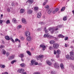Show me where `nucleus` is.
Listing matches in <instances>:
<instances>
[{
    "instance_id": "f257e3e1",
    "label": "nucleus",
    "mask_w": 74,
    "mask_h": 74,
    "mask_svg": "<svg viewBox=\"0 0 74 74\" xmlns=\"http://www.w3.org/2000/svg\"><path fill=\"white\" fill-rule=\"evenodd\" d=\"M44 37H49V38H55L53 36L49 35V34L48 33L45 34Z\"/></svg>"
},
{
    "instance_id": "f03ea898",
    "label": "nucleus",
    "mask_w": 74,
    "mask_h": 74,
    "mask_svg": "<svg viewBox=\"0 0 74 74\" xmlns=\"http://www.w3.org/2000/svg\"><path fill=\"white\" fill-rule=\"evenodd\" d=\"M44 55H40L38 56L37 59L38 60H40L41 62H42L43 59H42L44 58Z\"/></svg>"
},
{
    "instance_id": "7ed1b4c3",
    "label": "nucleus",
    "mask_w": 74,
    "mask_h": 74,
    "mask_svg": "<svg viewBox=\"0 0 74 74\" xmlns=\"http://www.w3.org/2000/svg\"><path fill=\"white\" fill-rule=\"evenodd\" d=\"M59 47V45L58 43H54L53 45V47L55 49H57Z\"/></svg>"
},
{
    "instance_id": "20e7f679",
    "label": "nucleus",
    "mask_w": 74,
    "mask_h": 74,
    "mask_svg": "<svg viewBox=\"0 0 74 74\" xmlns=\"http://www.w3.org/2000/svg\"><path fill=\"white\" fill-rule=\"evenodd\" d=\"M49 31H50V32H51V33H52L53 34V33H54V30H55V28H54V27H50L49 28Z\"/></svg>"
},
{
    "instance_id": "39448f33",
    "label": "nucleus",
    "mask_w": 74,
    "mask_h": 74,
    "mask_svg": "<svg viewBox=\"0 0 74 74\" xmlns=\"http://www.w3.org/2000/svg\"><path fill=\"white\" fill-rule=\"evenodd\" d=\"M54 66L55 68L56 69H59V64L57 62H56L54 64Z\"/></svg>"
},
{
    "instance_id": "423d86ee",
    "label": "nucleus",
    "mask_w": 74,
    "mask_h": 74,
    "mask_svg": "<svg viewBox=\"0 0 74 74\" xmlns=\"http://www.w3.org/2000/svg\"><path fill=\"white\" fill-rule=\"evenodd\" d=\"M25 35H26V37H29L30 36V33L29 31H26L25 32Z\"/></svg>"
},
{
    "instance_id": "0eeeda50",
    "label": "nucleus",
    "mask_w": 74,
    "mask_h": 74,
    "mask_svg": "<svg viewBox=\"0 0 74 74\" xmlns=\"http://www.w3.org/2000/svg\"><path fill=\"white\" fill-rule=\"evenodd\" d=\"M35 61L34 60H32L31 61V63L32 65H33L34 64H35V65H37L38 64V62H35Z\"/></svg>"
},
{
    "instance_id": "6e6552de",
    "label": "nucleus",
    "mask_w": 74,
    "mask_h": 74,
    "mask_svg": "<svg viewBox=\"0 0 74 74\" xmlns=\"http://www.w3.org/2000/svg\"><path fill=\"white\" fill-rule=\"evenodd\" d=\"M24 71V69H19L18 70V72L20 73H23Z\"/></svg>"
},
{
    "instance_id": "1a4fd4ad",
    "label": "nucleus",
    "mask_w": 74,
    "mask_h": 74,
    "mask_svg": "<svg viewBox=\"0 0 74 74\" xmlns=\"http://www.w3.org/2000/svg\"><path fill=\"white\" fill-rule=\"evenodd\" d=\"M40 48H42V50H45L46 48V47L44 45H40Z\"/></svg>"
},
{
    "instance_id": "9d476101",
    "label": "nucleus",
    "mask_w": 74,
    "mask_h": 74,
    "mask_svg": "<svg viewBox=\"0 0 74 74\" xmlns=\"http://www.w3.org/2000/svg\"><path fill=\"white\" fill-rule=\"evenodd\" d=\"M41 16V13L40 12H39L37 15V17L38 18H40Z\"/></svg>"
},
{
    "instance_id": "9b49d317",
    "label": "nucleus",
    "mask_w": 74,
    "mask_h": 74,
    "mask_svg": "<svg viewBox=\"0 0 74 74\" xmlns=\"http://www.w3.org/2000/svg\"><path fill=\"white\" fill-rule=\"evenodd\" d=\"M27 13L28 14H32L33 13V11L31 10H29L27 11Z\"/></svg>"
},
{
    "instance_id": "f8f14e48",
    "label": "nucleus",
    "mask_w": 74,
    "mask_h": 74,
    "mask_svg": "<svg viewBox=\"0 0 74 74\" xmlns=\"http://www.w3.org/2000/svg\"><path fill=\"white\" fill-rule=\"evenodd\" d=\"M22 21L23 23L24 24H25V25H26L27 23V21H26L25 20V19L24 18H23L22 20Z\"/></svg>"
},
{
    "instance_id": "ddd939ff",
    "label": "nucleus",
    "mask_w": 74,
    "mask_h": 74,
    "mask_svg": "<svg viewBox=\"0 0 74 74\" xmlns=\"http://www.w3.org/2000/svg\"><path fill=\"white\" fill-rule=\"evenodd\" d=\"M46 63L49 66H51L52 64V63H51V62H50V61L48 60L46 61Z\"/></svg>"
},
{
    "instance_id": "4468645a",
    "label": "nucleus",
    "mask_w": 74,
    "mask_h": 74,
    "mask_svg": "<svg viewBox=\"0 0 74 74\" xmlns=\"http://www.w3.org/2000/svg\"><path fill=\"white\" fill-rule=\"evenodd\" d=\"M27 41H30L32 40V37H31L30 36L27 37Z\"/></svg>"
},
{
    "instance_id": "2eb2a0df",
    "label": "nucleus",
    "mask_w": 74,
    "mask_h": 74,
    "mask_svg": "<svg viewBox=\"0 0 74 74\" xmlns=\"http://www.w3.org/2000/svg\"><path fill=\"white\" fill-rule=\"evenodd\" d=\"M52 11H53V8H50L48 11V14H51L52 12Z\"/></svg>"
},
{
    "instance_id": "dca6fc26",
    "label": "nucleus",
    "mask_w": 74,
    "mask_h": 74,
    "mask_svg": "<svg viewBox=\"0 0 74 74\" xmlns=\"http://www.w3.org/2000/svg\"><path fill=\"white\" fill-rule=\"evenodd\" d=\"M64 36L62 34H60L58 35V38H64Z\"/></svg>"
},
{
    "instance_id": "f3484780",
    "label": "nucleus",
    "mask_w": 74,
    "mask_h": 74,
    "mask_svg": "<svg viewBox=\"0 0 74 74\" xmlns=\"http://www.w3.org/2000/svg\"><path fill=\"white\" fill-rule=\"evenodd\" d=\"M34 1L33 0H28L27 2H28V3L30 4H32Z\"/></svg>"
},
{
    "instance_id": "a211bd4d",
    "label": "nucleus",
    "mask_w": 74,
    "mask_h": 74,
    "mask_svg": "<svg viewBox=\"0 0 74 74\" xmlns=\"http://www.w3.org/2000/svg\"><path fill=\"white\" fill-rule=\"evenodd\" d=\"M14 58V56L13 55L11 56H10L9 58V59L11 60H12Z\"/></svg>"
},
{
    "instance_id": "6ab92c4d",
    "label": "nucleus",
    "mask_w": 74,
    "mask_h": 74,
    "mask_svg": "<svg viewBox=\"0 0 74 74\" xmlns=\"http://www.w3.org/2000/svg\"><path fill=\"white\" fill-rule=\"evenodd\" d=\"M5 38L7 40H10L11 38H10V37L8 36H5Z\"/></svg>"
},
{
    "instance_id": "aec40b11",
    "label": "nucleus",
    "mask_w": 74,
    "mask_h": 74,
    "mask_svg": "<svg viewBox=\"0 0 74 74\" xmlns=\"http://www.w3.org/2000/svg\"><path fill=\"white\" fill-rule=\"evenodd\" d=\"M25 10L23 9H21L20 10V13H21V14H22V13H23L24 12H25Z\"/></svg>"
},
{
    "instance_id": "412c9836",
    "label": "nucleus",
    "mask_w": 74,
    "mask_h": 74,
    "mask_svg": "<svg viewBox=\"0 0 74 74\" xmlns=\"http://www.w3.org/2000/svg\"><path fill=\"white\" fill-rule=\"evenodd\" d=\"M62 26L61 25H58V26H57V28H56L55 30L56 31L58 30V29H59V28H60V27H62Z\"/></svg>"
},
{
    "instance_id": "4be33fe9",
    "label": "nucleus",
    "mask_w": 74,
    "mask_h": 74,
    "mask_svg": "<svg viewBox=\"0 0 74 74\" xmlns=\"http://www.w3.org/2000/svg\"><path fill=\"white\" fill-rule=\"evenodd\" d=\"M49 42L50 44H54V43H55V41L52 40Z\"/></svg>"
},
{
    "instance_id": "5701e85b",
    "label": "nucleus",
    "mask_w": 74,
    "mask_h": 74,
    "mask_svg": "<svg viewBox=\"0 0 74 74\" xmlns=\"http://www.w3.org/2000/svg\"><path fill=\"white\" fill-rule=\"evenodd\" d=\"M66 58L67 59H70V55H67L66 56Z\"/></svg>"
},
{
    "instance_id": "b1692460",
    "label": "nucleus",
    "mask_w": 74,
    "mask_h": 74,
    "mask_svg": "<svg viewBox=\"0 0 74 74\" xmlns=\"http://www.w3.org/2000/svg\"><path fill=\"white\" fill-rule=\"evenodd\" d=\"M67 19V16H66L63 17V20L64 21H66Z\"/></svg>"
},
{
    "instance_id": "393cba45",
    "label": "nucleus",
    "mask_w": 74,
    "mask_h": 74,
    "mask_svg": "<svg viewBox=\"0 0 74 74\" xmlns=\"http://www.w3.org/2000/svg\"><path fill=\"white\" fill-rule=\"evenodd\" d=\"M60 66L61 69H62V70L64 69V65L63 64L61 63L60 65Z\"/></svg>"
},
{
    "instance_id": "a878e982",
    "label": "nucleus",
    "mask_w": 74,
    "mask_h": 74,
    "mask_svg": "<svg viewBox=\"0 0 74 74\" xmlns=\"http://www.w3.org/2000/svg\"><path fill=\"white\" fill-rule=\"evenodd\" d=\"M70 54L71 56H74V53L73 52H70Z\"/></svg>"
},
{
    "instance_id": "bb28decb",
    "label": "nucleus",
    "mask_w": 74,
    "mask_h": 74,
    "mask_svg": "<svg viewBox=\"0 0 74 74\" xmlns=\"http://www.w3.org/2000/svg\"><path fill=\"white\" fill-rule=\"evenodd\" d=\"M19 57H20V58H23L24 56V55L23 53H21L19 55Z\"/></svg>"
},
{
    "instance_id": "cd10ccee",
    "label": "nucleus",
    "mask_w": 74,
    "mask_h": 74,
    "mask_svg": "<svg viewBox=\"0 0 74 74\" xmlns=\"http://www.w3.org/2000/svg\"><path fill=\"white\" fill-rule=\"evenodd\" d=\"M34 10L35 11H37L38 10V8L37 7H35L34 8Z\"/></svg>"
},
{
    "instance_id": "c85d7f7f",
    "label": "nucleus",
    "mask_w": 74,
    "mask_h": 74,
    "mask_svg": "<svg viewBox=\"0 0 74 74\" xmlns=\"http://www.w3.org/2000/svg\"><path fill=\"white\" fill-rule=\"evenodd\" d=\"M20 38L21 40H22V41L24 40H25V38L22 36H20Z\"/></svg>"
},
{
    "instance_id": "c756f323",
    "label": "nucleus",
    "mask_w": 74,
    "mask_h": 74,
    "mask_svg": "<svg viewBox=\"0 0 74 74\" xmlns=\"http://www.w3.org/2000/svg\"><path fill=\"white\" fill-rule=\"evenodd\" d=\"M20 66L22 67H24L25 66V64L24 63L21 64H20Z\"/></svg>"
},
{
    "instance_id": "7c9ffc66",
    "label": "nucleus",
    "mask_w": 74,
    "mask_h": 74,
    "mask_svg": "<svg viewBox=\"0 0 74 74\" xmlns=\"http://www.w3.org/2000/svg\"><path fill=\"white\" fill-rule=\"evenodd\" d=\"M12 22H13V23H16V19L13 18L12 19Z\"/></svg>"
},
{
    "instance_id": "2f4dec72",
    "label": "nucleus",
    "mask_w": 74,
    "mask_h": 74,
    "mask_svg": "<svg viewBox=\"0 0 74 74\" xmlns=\"http://www.w3.org/2000/svg\"><path fill=\"white\" fill-rule=\"evenodd\" d=\"M0 67L2 69H3V68H5V66L4 65H0Z\"/></svg>"
},
{
    "instance_id": "473e14b6",
    "label": "nucleus",
    "mask_w": 74,
    "mask_h": 74,
    "mask_svg": "<svg viewBox=\"0 0 74 74\" xmlns=\"http://www.w3.org/2000/svg\"><path fill=\"white\" fill-rule=\"evenodd\" d=\"M64 10H65V7H63L61 10V11H64Z\"/></svg>"
},
{
    "instance_id": "72a5a7b5",
    "label": "nucleus",
    "mask_w": 74,
    "mask_h": 74,
    "mask_svg": "<svg viewBox=\"0 0 74 74\" xmlns=\"http://www.w3.org/2000/svg\"><path fill=\"white\" fill-rule=\"evenodd\" d=\"M51 74H56V72L54 71H52L51 72Z\"/></svg>"
},
{
    "instance_id": "f704fd0d",
    "label": "nucleus",
    "mask_w": 74,
    "mask_h": 74,
    "mask_svg": "<svg viewBox=\"0 0 74 74\" xmlns=\"http://www.w3.org/2000/svg\"><path fill=\"white\" fill-rule=\"evenodd\" d=\"M2 52H3V55H5L6 53V51H5L4 50H3V49Z\"/></svg>"
},
{
    "instance_id": "c9c22d12",
    "label": "nucleus",
    "mask_w": 74,
    "mask_h": 74,
    "mask_svg": "<svg viewBox=\"0 0 74 74\" xmlns=\"http://www.w3.org/2000/svg\"><path fill=\"white\" fill-rule=\"evenodd\" d=\"M45 2H44L43 3V5H45L46 4V3H47L48 2V1H47V0H45Z\"/></svg>"
},
{
    "instance_id": "e433bc0d",
    "label": "nucleus",
    "mask_w": 74,
    "mask_h": 74,
    "mask_svg": "<svg viewBox=\"0 0 74 74\" xmlns=\"http://www.w3.org/2000/svg\"><path fill=\"white\" fill-rule=\"evenodd\" d=\"M15 62H16V60H13V61H12L11 62V64H14V63H15Z\"/></svg>"
},
{
    "instance_id": "4c0bfd02",
    "label": "nucleus",
    "mask_w": 74,
    "mask_h": 74,
    "mask_svg": "<svg viewBox=\"0 0 74 74\" xmlns=\"http://www.w3.org/2000/svg\"><path fill=\"white\" fill-rule=\"evenodd\" d=\"M27 53L28 54V55H29V56L31 55V53H30V52L29 51H27Z\"/></svg>"
},
{
    "instance_id": "58836bf2",
    "label": "nucleus",
    "mask_w": 74,
    "mask_h": 74,
    "mask_svg": "<svg viewBox=\"0 0 74 74\" xmlns=\"http://www.w3.org/2000/svg\"><path fill=\"white\" fill-rule=\"evenodd\" d=\"M10 40L12 42H14H14H15V41H14V39H12V38H11Z\"/></svg>"
},
{
    "instance_id": "ea45409f",
    "label": "nucleus",
    "mask_w": 74,
    "mask_h": 74,
    "mask_svg": "<svg viewBox=\"0 0 74 74\" xmlns=\"http://www.w3.org/2000/svg\"><path fill=\"white\" fill-rule=\"evenodd\" d=\"M60 53V50H57L56 51V53L57 54H59Z\"/></svg>"
},
{
    "instance_id": "a19ab883",
    "label": "nucleus",
    "mask_w": 74,
    "mask_h": 74,
    "mask_svg": "<svg viewBox=\"0 0 74 74\" xmlns=\"http://www.w3.org/2000/svg\"><path fill=\"white\" fill-rule=\"evenodd\" d=\"M59 10V8H56L55 10V11L56 12H57Z\"/></svg>"
},
{
    "instance_id": "79ce46f5",
    "label": "nucleus",
    "mask_w": 74,
    "mask_h": 74,
    "mask_svg": "<svg viewBox=\"0 0 74 74\" xmlns=\"http://www.w3.org/2000/svg\"><path fill=\"white\" fill-rule=\"evenodd\" d=\"M6 24H9V23H10V20H8L6 21Z\"/></svg>"
},
{
    "instance_id": "37998d69",
    "label": "nucleus",
    "mask_w": 74,
    "mask_h": 74,
    "mask_svg": "<svg viewBox=\"0 0 74 74\" xmlns=\"http://www.w3.org/2000/svg\"><path fill=\"white\" fill-rule=\"evenodd\" d=\"M70 60H74V58L73 57V56H71V57H70Z\"/></svg>"
},
{
    "instance_id": "c03bdc74",
    "label": "nucleus",
    "mask_w": 74,
    "mask_h": 74,
    "mask_svg": "<svg viewBox=\"0 0 74 74\" xmlns=\"http://www.w3.org/2000/svg\"><path fill=\"white\" fill-rule=\"evenodd\" d=\"M4 48V46L3 45H1L0 48L2 49V48Z\"/></svg>"
},
{
    "instance_id": "a18cd8bd",
    "label": "nucleus",
    "mask_w": 74,
    "mask_h": 74,
    "mask_svg": "<svg viewBox=\"0 0 74 74\" xmlns=\"http://www.w3.org/2000/svg\"><path fill=\"white\" fill-rule=\"evenodd\" d=\"M22 27V26L21 25H18L17 27L18 29H19Z\"/></svg>"
},
{
    "instance_id": "49530a36",
    "label": "nucleus",
    "mask_w": 74,
    "mask_h": 74,
    "mask_svg": "<svg viewBox=\"0 0 74 74\" xmlns=\"http://www.w3.org/2000/svg\"><path fill=\"white\" fill-rule=\"evenodd\" d=\"M68 38H69L68 37H66L64 39V40H65V41H66L67 40H68Z\"/></svg>"
},
{
    "instance_id": "de8ad7c7",
    "label": "nucleus",
    "mask_w": 74,
    "mask_h": 74,
    "mask_svg": "<svg viewBox=\"0 0 74 74\" xmlns=\"http://www.w3.org/2000/svg\"><path fill=\"white\" fill-rule=\"evenodd\" d=\"M39 24L41 25H43L44 24V23L42 22H40L39 23Z\"/></svg>"
},
{
    "instance_id": "09e8293b",
    "label": "nucleus",
    "mask_w": 74,
    "mask_h": 74,
    "mask_svg": "<svg viewBox=\"0 0 74 74\" xmlns=\"http://www.w3.org/2000/svg\"><path fill=\"white\" fill-rule=\"evenodd\" d=\"M15 4L14 3V2H12V6H13V7H14L15 6Z\"/></svg>"
},
{
    "instance_id": "8fccbe9b",
    "label": "nucleus",
    "mask_w": 74,
    "mask_h": 74,
    "mask_svg": "<svg viewBox=\"0 0 74 74\" xmlns=\"http://www.w3.org/2000/svg\"><path fill=\"white\" fill-rule=\"evenodd\" d=\"M45 7V8H48V7H49V6L48 5H46Z\"/></svg>"
},
{
    "instance_id": "3c124183",
    "label": "nucleus",
    "mask_w": 74,
    "mask_h": 74,
    "mask_svg": "<svg viewBox=\"0 0 74 74\" xmlns=\"http://www.w3.org/2000/svg\"><path fill=\"white\" fill-rule=\"evenodd\" d=\"M34 74H40V73L39 72L34 73Z\"/></svg>"
},
{
    "instance_id": "603ef678",
    "label": "nucleus",
    "mask_w": 74,
    "mask_h": 74,
    "mask_svg": "<svg viewBox=\"0 0 74 74\" xmlns=\"http://www.w3.org/2000/svg\"><path fill=\"white\" fill-rule=\"evenodd\" d=\"M7 11L8 12H10L11 10L10 9L8 8L7 10Z\"/></svg>"
},
{
    "instance_id": "864d4df0",
    "label": "nucleus",
    "mask_w": 74,
    "mask_h": 74,
    "mask_svg": "<svg viewBox=\"0 0 74 74\" xmlns=\"http://www.w3.org/2000/svg\"><path fill=\"white\" fill-rule=\"evenodd\" d=\"M3 20H0V23L1 24L3 23Z\"/></svg>"
},
{
    "instance_id": "5fc2aeb1",
    "label": "nucleus",
    "mask_w": 74,
    "mask_h": 74,
    "mask_svg": "<svg viewBox=\"0 0 74 74\" xmlns=\"http://www.w3.org/2000/svg\"><path fill=\"white\" fill-rule=\"evenodd\" d=\"M49 49H50V50H52V49H53V48L52 47H50L49 48Z\"/></svg>"
},
{
    "instance_id": "6e6d98bb",
    "label": "nucleus",
    "mask_w": 74,
    "mask_h": 74,
    "mask_svg": "<svg viewBox=\"0 0 74 74\" xmlns=\"http://www.w3.org/2000/svg\"><path fill=\"white\" fill-rule=\"evenodd\" d=\"M6 55L7 56H9L10 55V53H6Z\"/></svg>"
},
{
    "instance_id": "4d7b16f0",
    "label": "nucleus",
    "mask_w": 74,
    "mask_h": 74,
    "mask_svg": "<svg viewBox=\"0 0 74 74\" xmlns=\"http://www.w3.org/2000/svg\"><path fill=\"white\" fill-rule=\"evenodd\" d=\"M54 53L55 54V55H56V51H54Z\"/></svg>"
},
{
    "instance_id": "13d9d810",
    "label": "nucleus",
    "mask_w": 74,
    "mask_h": 74,
    "mask_svg": "<svg viewBox=\"0 0 74 74\" xmlns=\"http://www.w3.org/2000/svg\"><path fill=\"white\" fill-rule=\"evenodd\" d=\"M18 39L17 38H16L15 39V41L16 42V41H18Z\"/></svg>"
},
{
    "instance_id": "bf43d9fd",
    "label": "nucleus",
    "mask_w": 74,
    "mask_h": 74,
    "mask_svg": "<svg viewBox=\"0 0 74 74\" xmlns=\"http://www.w3.org/2000/svg\"><path fill=\"white\" fill-rule=\"evenodd\" d=\"M67 44H65V47H67Z\"/></svg>"
},
{
    "instance_id": "052dcab7",
    "label": "nucleus",
    "mask_w": 74,
    "mask_h": 74,
    "mask_svg": "<svg viewBox=\"0 0 74 74\" xmlns=\"http://www.w3.org/2000/svg\"><path fill=\"white\" fill-rule=\"evenodd\" d=\"M45 33H48V31H47V30H45Z\"/></svg>"
},
{
    "instance_id": "680f3d73",
    "label": "nucleus",
    "mask_w": 74,
    "mask_h": 74,
    "mask_svg": "<svg viewBox=\"0 0 74 74\" xmlns=\"http://www.w3.org/2000/svg\"><path fill=\"white\" fill-rule=\"evenodd\" d=\"M55 10H54L53 11V14H55Z\"/></svg>"
},
{
    "instance_id": "e2e57ef3",
    "label": "nucleus",
    "mask_w": 74,
    "mask_h": 74,
    "mask_svg": "<svg viewBox=\"0 0 74 74\" xmlns=\"http://www.w3.org/2000/svg\"><path fill=\"white\" fill-rule=\"evenodd\" d=\"M57 58H59V55H57Z\"/></svg>"
},
{
    "instance_id": "0e129e2a",
    "label": "nucleus",
    "mask_w": 74,
    "mask_h": 74,
    "mask_svg": "<svg viewBox=\"0 0 74 74\" xmlns=\"http://www.w3.org/2000/svg\"><path fill=\"white\" fill-rule=\"evenodd\" d=\"M16 5H17V6L18 5V3H16Z\"/></svg>"
},
{
    "instance_id": "69168bd1",
    "label": "nucleus",
    "mask_w": 74,
    "mask_h": 74,
    "mask_svg": "<svg viewBox=\"0 0 74 74\" xmlns=\"http://www.w3.org/2000/svg\"><path fill=\"white\" fill-rule=\"evenodd\" d=\"M4 74H8V73L7 72H5L4 73Z\"/></svg>"
},
{
    "instance_id": "338daca9",
    "label": "nucleus",
    "mask_w": 74,
    "mask_h": 74,
    "mask_svg": "<svg viewBox=\"0 0 74 74\" xmlns=\"http://www.w3.org/2000/svg\"><path fill=\"white\" fill-rule=\"evenodd\" d=\"M51 61H52V62H53V61H54V59H51Z\"/></svg>"
},
{
    "instance_id": "774afa93",
    "label": "nucleus",
    "mask_w": 74,
    "mask_h": 74,
    "mask_svg": "<svg viewBox=\"0 0 74 74\" xmlns=\"http://www.w3.org/2000/svg\"><path fill=\"white\" fill-rule=\"evenodd\" d=\"M23 74H26V72H24L23 73Z\"/></svg>"
}]
</instances>
